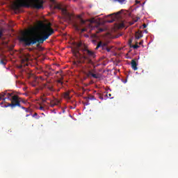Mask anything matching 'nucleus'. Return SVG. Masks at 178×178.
<instances>
[{
  "label": "nucleus",
  "mask_w": 178,
  "mask_h": 178,
  "mask_svg": "<svg viewBox=\"0 0 178 178\" xmlns=\"http://www.w3.org/2000/svg\"><path fill=\"white\" fill-rule=\"evenodd\" d=\"M51 26L52 24L49 23L42 27V34L43 36L41 38H37L35 36L24 35L19 39V41L24 42L25 47H31V45H34L37 42L38 44H44V41H47L55 33V31Z\"/></svg>",
  "instance_id": "obj_1"
},
{
  "label": "nucleus",
  "mask_w": 178,
  "mask_h": 178,
  "mask_svg": "<svg viewBox=\"0 0 178 178\" xmlns=\"http://www.w3.org/2000/svg\"><path fill=\"white\" fill-rule=\"evenodd\" d=\"M113 22H115V19L108 20V23H113Z\"/></svg>",
  "instance_id": "obj_27"
},
{
  "label": "nucleus",
  "mask_w": 178,
  "mask_h": 178,
  "mask_svg": "<svg viewBox=\"0 0 178 178\" xmlns=\"http://www.w3.org/2000/svg\"><path fill=\"white\" fill-rule=\"evenodd\" d=\"M2 35H3V31L0 29V38H2Z\"/></svg>",
  "instance_id": "obj_19"
},
{
  "label": "nucleus",
  "mask_w": 178,
  "mask_h": 178,
  "mask_svg": "<svg viewBox=\"0 0 178 178\" xmlns=\"http://www.w3.org/2000/svg\"><path fill=\"white\" fill-rule=\"evenodd\" d=\"M58 73H62V71H58L56 72V74H58Z\"/></svg>",
  "instance_id": "obj_33"
},
{
  "label": "nucleus",
  "mask_w": 178,
  "mask_h": 178,
  "mask_svg": "<svg viewBox=\"0 0 178 178\" xmlns=\"http://www.w3.org/2000/svg\"><path fill=\"white\" fill-rule=\"evenodd\" d=\"M41 79H42V80H44V79H42V77H41Z\"/></svg>",
  "instance_id": "obj_41"
},
{
  "label": "nucleus",
  "mask_w": 178,
  "mask_h": 178,
  "mask_svg": "<svg viewBox=\"0 0 178 178\" xmlns=\"http://www.w3.org/2000/svg\"><path fill=\"white\" fill-rule=\"evenodd\" d=\"M90 24H94V23H97V20H95V19H90Z\"/></svg>",
  "instance_id": "obj_17"
},
{
  "label": "nucleus",
  "mask_w": 178,
  "mask_h": 178,
  "mask_svg": "<svg viewBox=\"0 0 178 178\" xmlns=\"http://www.w3.org/2000/svg\"><path fill=\"white\" fill-rule=\"evenodd\" d=\"M121 27H124V25L123 24H122Z\"/></svg>",
  "instance_id": "obj_37"
},
{
  "label": "nucleus",
  "mask_w": 178,
  "mask_h": 178,
  "mask_svg": "<svg viewBox=\"0 0 178 178\" xmlns=\"http://www.w3.org/2000/svg\"><path fill=\"white\" fill-rule=\"evenodd\" d=\"M13 92H8V91L3 92L0 93V101L3 99V101H5L7 97L8 99L10 101H12V97H13Z\"/></svg>",
  "instance_id": "obj_6"
},
{
  "label": "nucleus",
  "mask_w": 178,
  "mask_h": 178,
  "mask_svg": "<svg viewBox=\"0 0 178 178\" xmlns=\"http://www.w3.org/2000/svg\"><path fill=\"white\" fill-rule=\"evenodd\" d=\"M135 2H136V3H140V1L138 0H136Z\"/></svg>",
  "instance_id": "obj_31"
},
{
  "label": "nucleus",
  "mask_w": 178,
  "mask_h": 178,
  "mask_svg": "<svg viewBox=\"0 0 178 178\" xmlns=\"http://www.w3.org/2000/svg\"><path fill=\"white\" fill-rule=\"evenodd\" d=\"M20 108H22V109H24V111H26V112H29V110L26 107L22 106Z\"/></svg>",
  "instance_id": "obj_24"
},
{
  "label": "nucleus",
  "mask_w": 178,
  "mask_h": 178,
  "mask_svg": "<svg viewBox=\"0 0 178 178\" xmlns=\"http://www.w3.org/2000/svg\"><path fill=\"white\" fill-rule=\"evenodd\" d=\"M74 1V2H76V1H77V0H73Z\"/></svg>",
  "instance_id": "obj_40"
},
{
  "label": "nucleus",
  "mask_w": 178,
  "mask_h": 178,
  "mask_svg": "<svg viewBox=\"0 0 178 178\" xmlns=\"http://www.w3.org/2000/svg\"><path fill=\"white\" fill-rule=\"evenodd\" d=\"M0 65H3V66H5L6 65V63L3 59L0 60Z\"/></svg>",
  "instance_id": "obj_18"
},
{
  "label": "nucleus",
  "mask_w": 178,
  "mask_h": 178,
  "mask_svg": "<svg viewBox=\"0 0 178 178\" xmlns=\"http://www.w3.org/2000/svg\"><path fill=\"white\" fill-rule=\"evenodd\" d=\"M44 88H47L49 91H51V92H55V89H54V83L47 85V84H42V90H44Z\"/></svg>",
  "instance_id": "obj_9"
},
{
  "label": "nucleus",
  "mask_w": 178,
  "mask_h": 178,
  "mask_svg": "<svg viewBox=\"0 0 178 178\" xmlns=\"http://www.w3.org/2000/svg\"><path fill=\"white\" fill-rule=\"evenodd\" d=\"M143 37V33L141 31L136 32L135 33V38L136 40H140Z\"/></svg>",
  "instance_id": "obj_12"
},
{
  "label": "nucleus",
  "mask_w": 178,
  "mask_h": 178,
  "mask_svg": "<svg viewBox=\"0 0 178 178\" xmlns=\"http://www.w3.org/2000/svg\"><path fill=\"white\" fill-rule=\"evenodd\" d=\"M143 29H147V24H143Z\"/></svg>",
  "instance_id": "obj_28"
},
{
  "label": "nucleus",
  "mask_w": 178,
  "mask_h": 178,
  "mask_svg": "<svg viewBox=\"0 0 178 178\" xmlns=\"http://www.w3.org/2000/svg\"><path fill=\"white\" fill-rule=\"evenodd\" d=\"M44 4V0H17L14 4L15 9L19 10L20 8H34L35 9H41Z\"/></svg>",
  "instance_id": "obj_3"
},
{
  "label": "nucleus",
  "mask_w": 178,
  "mask_h": 178,
  "mask_svg": "<svg viewBox=\"0 0 178 178\" xmlns=\"http://www.w3.org/2000/svg\"><path fill=\"white\" fill-rule=\"evenodd\" d=\"M131 24H134V23H131Z\"/></svg>",
  "instance_id": "obj_42"
},
{
  "label": "nucleus",
  "mask_w": 178,
  "mask_h": 178,
  "mask_svg": "<svg viewBox=\"0 0 178 178\" xmlns=\"http://www.w3.org/2000/svg\"><path fill=\"white\" fill-rule=\"evenodd\" d=\"M86 74L87 77L90 79H91V77L93 79H101V74H94L92 70H89Z\"/></svg>",
  "instance_id": "obj_8"
},
{
  "label": "nucleus",
  "mask_w": 178,
  "mask_h": 178,
  "mask_svg": "<svg viewBox=\"0 0 178 178\" xmlns=\"http://www.w3.org/2000/svg\"><path fill=\"white\" fill-rule=\"evenodd\" d=\"M131 68L133 69V70H138V67H137V66H138V64L137 63V62H136V60H131Z\"/></svg>",
  "instance_id": "obj_11"
},
{
  "label": "nucleus",
  "mask_w": 178,
  "mask_h": 178,
  "mask_svg": "<svg viewBox=\"0 0 178 178\" xmlns=\"http://www.w3.org/2000/svg\"><path fill=\"white\" fill-rule=\"evenodd\" d=\"M57 82L59 83V84H63V82H62V79H59L57 81Z\"/></svg>",
  "instance_id": "obj_21"
},
{
  "label": "nucleus",
  "mask_w": 178,
  "mask_h": 178,
  "mask_svg": "<svg viewBox=\"0 0 178 178\" xmlns=\"http://www.w3.org/2000/svg\"><path fill=\"white\" fill-rule=\"evenodd\" d=\"M100 31H104V29H100Z\"/></svg>",
  "instance_id": "obj_39"
},
{
  "label": "nucleus",
  "mask_w": 178,
  "mask_h": 178,
  "mask_svg": "<svg viewBox=\"0 0 178 178\" xmlns=\"http://www.w3.org/2000/svg\"><path fill=\"white\" fill-rule=\"evenodd\" d=\"M135 22H137V20H136Z\"/></svg>",
  "instance_id": "obj_44"
},
{
  "label": "nucleus",
  "mask_w": 178,
  "mask_h": 178,
  "mask_svg": "<svg viewBox=\"0 0 178 178\" xmlns=\"http://www.w3.org/2000/svg\"><path fill=\"white\" fill-rule=\"evenodd\" d=\"M22 104H26V101L21 97H19V96L16 95H13V96L11 97V103H8V105L6 106V108L10 107L12 109L14 108H16V106H19V108H22V106L20 105V103Z\"/></svg>",
  "instance_id": "obj_4"
},
{
  "label": "nucleus",
  "mask_w": 178,
  "mask_h": 178,
  "mask_svg": "<svg viewBox=\"0 0 178 178\" xmlns=\"http://www.w3.org/2000/svg\"><path fill=\"white\" fill-rule=\"evenodd\" d=\"M51 1L54 2V0H51Z\"/></svg>",
  "instance_id": "obj_43"
},
{
  "label": "nucleus",
  "mask_w": 178,
  "mask_h": 178,
  "mask_svg": "<svg viewBox=\"0 0 178 178\" xmlns=\"http://www.w3.org/2000/svg\"><path fill=\"white\" fill-rule=\"evenodd\" d=\"M108 43L106 42H99L97 44V46L96 47V49H98V48H102V49H105L106 47H107Z\"/></svg>",
  "instance_id": "obj_10"
},
{
  "label": "nucleus",
  "mask_w": 178,
  "mask_h": 178,
  "mask_svg": "<svg viewBox=\"0 0 178 178\" xmlns=\"http://www.w3.org/2000/svg\"><path fill=\"white\" fill-rule=\"evenodd\" d=\"M19 69H22V67H23V65H19V67H18Z\"/></svg>",
  "instance_id": "obj_34"
},
{
  "label": "nucleus",
  "mask_w": 178,
  "mask_h": 178,
  "mask_svg": "<svg viewBox=\"0 0 178 178\" xmlns=\"http://www.w3.org/2000/svg\"><path fill=\"white\" fill-rule=\"evenodd\" d=\"M131 48H134V49H138V48H140V46H138V43L136 42L135 45L130 46Z\"/></svg>",
  "instance_id": "obj_14"
},
{
  "label": "nucleus",
  "mask_w": 178,
  "mask_h": 178,
  "mask_svg": "<svg viewBox=\"0 0 178 178\" xmlns=\"http://www.w3.org/2000/svg\"><path fill=\"white\" fill-rule=\"evenodd\" d=\"M33 116V118H35V116H38V114L37 113H35Z\"/></svg>",
  "instance_id": "obj_30"
},
{
  "label": "nucleus",
  "mask_w": 178,
  "mask_h": 178,
  "mask_svg": "<svg viewBox=\"0 0 178 178\" xmlns=\"http://www.w3.org/2000/svg\"><path fill=\"white\" fill-rule=\"evenodd\" d=\"M39 109H40V111H45V109L44 108V106H40L39 107Z\"/></svg>",
  "instance_id": "obj_23"
},
{
  "label": "nucleus",
  "mask_w": 178,
  "mask_h": 178,
  "mask_svg": "<svg viewBox=\"0 0 178 178\" xmlns=\"http://www.w3.org/2000/svg\"><path fill=\"white\" fill-rule=\"evenodd\" d=\"M29 116H30V115H29V114H27V115H26V118H29Z\"/></svg>",
  "instance_id": "obj_38"
},
{
  "label": "nucleus",
  "mask_w": 178,
  "mask_h": 178,
  "mask_svg": "<svg viewBox=\"0 0 178 178\" xmlns=\"http://www.w3.org/2000/svg\"><path fill=\"white\" fill-rule=\"evenodd\" d=\"M54 9H58V10L61 11L62 15L66 17V19H71L72 15L67 12V10L65 7L60 3H56L54 5Z\"/></svg>",
  "instance_id": "obj_5"
},
{
  "label": "nucleus",
  "mask_w": 178,
  "mask_h": 178,
  "mask_svg": "<svg viewBox=\"0 0 178 178\" xmlns=\"http://www.w3.org/2000/svg\"><path fill=\"white\" fill-rule=\"evenodd\" d=\"M48 99V98H43V99H42V102H47V100Z\"/></svg>",
  "instance_id": "obj_22"
},
{
  "label": "nucleus",
  "mask_w": 178,
  "mask_h": 178,
  "mask_svg": "<svg viewBox=\"0 0 178 178\" xmlns=\"http://www.w3.org/2000/svg\"><path fill=\"white\" fill-rule=\"evenodd\" d=\"M106 51H107V52H111V49L110 48H108V47H106Z\"/></svg>",
  "instance_id": "obj_26"
},
{
  "label": "nucleus",
  "mask_w": 178,
  "mask_h": 178,
  "mask_svg": "<svg viewBox=\"0 0 178 178\" xmlns=\"http://www.w3.org/2000/svg\"><path fill=\"white\" fill-rule=\"evenodd\" d=\"M131 42H132V40H129V44H130V47H132L133 45H131Z\"/></svg>",
  "instance_id": "obj_32"
},
{
  "label": "nucleus",
  "mask_w": 178,
  "mask_h": 178,
  "mask_svg": "<svg viewBox=\"0 0 178 178\" xmlns=\"http://www.w3.org/2000/svg\"><path fill=\"white\" fill-rule=\"evenodd\" d=\"M111 96H112V95L111 93L107 95V97H111Z\"/></svg>",
  "instance_id": "obj_35"
},
{
  "label": "nucleus",
  "mask_w": 178,
  "mask_h": 178,
  "mask_svg": "<svg viewBox=\"0 0 178 178\" xmlns=\"http://www.w3.org/2000/svg\"><path fill=\"white\" fill-rule=\"evenodd\" d=\"M86 24V21H84L83 19H81L80 23L77 24L75 23L74 24V27L75 29V30H76V31H81V33H84V31H86V29H81V26Z\"/></svg>",
  "instance_id": "obj_7"
},
{
  "label": "nucleus",
  "mask_w": 178,
  "mask_h": 178,
  "mask_svg": "<svg viewBox=\"0 0 178 178\" xmlns=\"http://www.w3.org/2000/svg\"><path fill=\"white\" fill-rule=\"evenodd\" d=\"M80 47H81V44H78V48H80Z\"/></svg>",
  "instance_id": "obj_36"
},
{
  "label": "nucleus",
  "mask_w": 178,
  "mask_h": 178,
  "mask_svg": "<svg viewBox=\"0 0 178 178\" xmlns=\"http://www.w3.org/2000/svg\"><path fill=\"white\" fill-rule=\"evenodd\" d=\"M116 1L120 2V3H123V2H124V1H126V0H116Z\"/></svg>",
  "instance_id": "obj_25"
},
{
  "label": "nucleus",
  "mask_w": 178,
  "mask_h": 178,
  "mask_svg": "<svg viewBox=\"0 0 178 178\" xmlns=\"http://www.w3.org/2000/svg\"><path fill=\"white\" fill-rule=\"evenodd\" d=\"M143 44H144V40H141V41L139 42V45H143Z\"/></svg>",
  "instance_id": "obj_29"
},
{
  "label": "nucleus",
  "mask_w": 178,
  "mask_h": 178,
  "mask_svg": "<svg viewBox=\"0 0 178 178\" xmlns=\"http://www.w3.org/2000/svg\"><path fill=\"white\" fill-rule=\"evenodd\" d=\"M83 54H80L79 49L75 51V55L77 58L79 65H94V59L96 58L95 53L91 50L84 47L81 49Z\"/></svg>",
  "instance_id": "obj_2"
},
{
  "label": "nucleus",
  "mask_w": 178,
  "mask_h": 178,
  "mask_svg": "<svg viewBox=\"0 0 178 178\" xmlns=\"http://www.w3.org/2000/svg\"><path fill=\"white\" fill-rule=\"evenodd\" d=\"M56 105H59V100H56V102H55V103H51V107L54 108V106H56Z\"/></svg>",
  "instance_id": "obj_15"
},
{
  "label": "nucleus",
  "mask_w": 178,
  "mask_h": 178,
  "mask_svg": "<svg viewBox=\"0 0 178 178\" xmlns=\"http://www.w3.org/2000/svg\"><path fill=\"white\" fill-rule=\"evenodd\" d=\"M88 99H90V101H94L95 99V97L94 95H89L88 97Z\"/></svg>",
  "instance_id": "obj_16"
},
{
  "label": "nucleus",
  "mask_w": 178,
  "mask_h": 178,
  "mask_svg": "<svg viewBox=\"0 0 178 178\" xmlns=\"http://www.w3.org/2000/svg\"><path fill=\"white\" fill-rule=\"evenodd\" d=\"M43 84H47V86H49V84H52V82L51 81H47V83Z\"/></svg>",
  "instance_id": "obj_20"
},
{
  "label": "nucleus",
  "mask_w": 178,
  "mask_h": 178,
  "mask_svg": "<svg viewBox=\"0 0 178 178\" xmlns=\"http://www.w3.org/2000/svg\"><path fill=\"white\" fill-rule=\"evenodd\" d=\"M64 98H65V99H71V97H70V92H65L64 93Z\"/></svg>",
  "instance_id": "obj_13"
}]
</instances>
